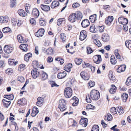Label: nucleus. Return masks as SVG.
I'll use <instances>...</instances> for the list:
<instances>
[{
  "label": "nucleus",
  "mask_w": 131,
  "mask_h": 131,
  "mask_svg": "<svg viewBox=\"0 0 131 131\" xmlns=\"http://www.w3.org/2000/svg\"><path fill=\"white\" fill-rule=\"evenodd\" d=\"M18 80L21 82H23L25 81L24 78L22 77H19L18 78Z\"/></svg>",
  "instance_id": "nucleus-62"
},
{
  "label": "nucleus",
  "mask_w": 131,
  "mask_h": 131,
  "mask_svg": "<svg viewBox=\"0 0 131 131\" xmlns=\"http://www.w3.org/2000/svg\"><path fill=\"white\" fill-rule=\"evenodd\" d=\"M93 52V50L90 47H87V52L88 54H90Z\"/></svg>",
  "instance_id": "nucleus-60"
},
{
  "label": "nucleus",
  "mask_w": 131,
  "mask_h": 131,
  "mask_svg": "<svg viewBox=\"0 0 131 131\" xmlns=\"http://www.w3.org/2000/svg\"><path fill=\"white\" fill-rule=\"evenodd\" d=\"M64 21H65V19L64 18H60L58 19L57 21V25L58 26H60L62 22Z\"/></svg>",
  "instance_id": "nucleus-48"
},
{
  "label": "nucleus",
  "mask_w": 131,
  "mask_h": 131,
  "mask_svg": "<svg viewBox=\"0 0 131 131\" xmlns=\"http://www.w3.org/2000/svg\"><path fill=\"white\" fill-rule=\"evenodd\" d=\"M16 0H11L10 2V5L12 7H15L16 5Z\"/></svg>",
  "instance_id": "nucleus-51"
},
{
  "label": "nucleus",
  "mask_w": 131,
  "mask_h": 131,
  "mask_svg": "<svg viewBox=\"0 0 131 131\" xmlns=\"http://www.w3.org/2000/svg\"><path fill=\"white\" fill-rule=\"evenodd\" d=\"M110 62L112 64L114 65L116 64L117 61L114 55H112L111 56Z\"/></svg>",
  "instance_id": "nucleus-28"
},
{
  "label": "nucleus",
  "mask_w": 131,
  "mask_h": 131,
  "mask_svg": "<svg viewBox=\"0 0 131 131\" xmlns=\"http://www.w3.org/2000/svg\"><path fill=\"white\" fill-rule=\"evenodd\" d=\"M114 54L116 57L118 59H120L121 58L120 55L118 53V50L117 49H116L114 51Z\"/></svg>",
  "instance_id": "nucleus-52"
},
{
  "label": "nucleus",
  "mask_w": 131,
  "mask_h": 131,
  "mask_svg": "<svg viewBox=\"0 0 131 131\" xmlns=\"http://www.w3.org/2000/svg\"><path fill=\"white\" fill-rule=\"evenodd\" d=\"M93 59L94 62L96 64H99L102 60L101 56L99 55L94 56Z\"/></svg>",
  "instance_id": "nucleus-9"
},
{
  "label": "nucleus",
  "mask_w": 131,
  "mask_h": 131,
  "mask_svg": "<svg viewBox=\"0 0 131 131\" xmlns=\"http://www.w3.org/2000/svg\"><path fill=\"white\" fill-rule=\"evenodd\" d=\"M118 20L120 24L123 25H126L128 22V20L126 18L123 17H120L118 18Z\"/></svg>",
  "instance_id": "nucleus-6"
},
{
  "label": "nucleus",
  "mask_w": 131,
  "mask_h": 131,
  "mask_svg": "<svg viewBox=\"0 0 131 131\" xmlns=\"http://www.w3.org/2000/svg\"><path fill=\"white\" fill-rule=\"evenodd\" d=\"M126 47L129 49H131V40H127L125 42Z\"/></svg>",
  "instance_id": "nucleus-38"
},
{
  "label": "nucleus",
  "mask_w": 131,
  "mask_h": 131,
  "mask_svg": "<svg viewBox=\"0 0 131 131\" xmlns=\"http://www.w3.org/2000/svg\"><path fill=\"white\" fill-rule=\"evenodd\" d=\"M18 42L21 43H25L26 41L25 40L24 38L21 35H19L17 36Z\"/></svg>",
  "instance_id": "nucleus-14"
},
{
  "label": "nucleus",
  "mask_w": 131,
  "mask_h": 131,
  "mask_svg": "<svg viewBox=\"0 0 131 131\" xmlns=\"http://www.w3.org/2000/svg\"><path fill=\"white\" fill-rule=\"evenodd\" d=\"M110 111L111 113L113 114L114 115L117 113L116 109L115 107H113L111 108L110 109Z\"/></svg>",
  "instance_id": "nucleus-55"
},
{
  "label": "nucleus",
  "mask_w": 131,
  "mask_h": 131,
  "mask_svg": "<svg viewBox=\"0 0 131 131\" xmlns=\"http://www.w3.org/2000/svg\"><path fill=\"white\" fill-rule=\"evenodd\" d=\"M38 113L39 110L38 108L36 107H35L33 108L31 115L32 117H35Z\"/></svg>",
  "instance_id": "nucleus-17"
},
{
  "label": "nucleus",
  "mask_w": 131,
  "mask_h": 131,
  "mask_svg": "<svg viewBox=\"0 0 131 131\" xmlns=\"http://www.w3.org/2000/svg\"><path fill=\"white\" fill-rule=\"evenodd\" d=\"M6 73L8 74H11L13 73V70L11 68H9L5 71Z\"/></svg>",
  "instance_id": "nucleus-49"
},
{
  "label": "nucleus",
  "mask_w": 131,
  "mask_h": 131,
  "mask_svg": "<svg viewBox=\"0 0 131 131\" xmlns=\"http://www.w3.org/2000/svg\"><path fill=\"white\" fill-rule=\"evenodd\" d=\"M87 33L85 30H82L80 32V39L81 40H84L86 37Z\"/></svg>",
  "instance_id": "nucleus-12"
},
{
  "label": "nucleus",
  "mask_w": 131,
  "mask_h": 131,
  "mask_svg": "<svg viewBox=\"0 0 131 131\" xmlns=\"http://www.w3.org/2000/svg\"><path fill=\"white\" fill-rule=\"evenodd\" d=\"M25 7L26 12L28 13L30 8V5L28 4H27L25 5Z\"/></svg>",
  "instance_id": "nucleus-58"
},
{
  "label": "nucleus",
  "mask_w": 131,
  "mask_h": 131,
  "mask_svg": "<svg viewBox=\"0 0 131 131\" xmlns=\"http://www.w3.org/2000/svg\"><path fill=\"white\" fill-rule=\"evenodd\" d=\"M72 67V64L71 63H69L66 65L64 67V69L66 71L69 72L71 71V69Z\"/></svg>",
  "instance_id": "nucleus-20"
},
{
  "label": "nucleus",
  "mask_w": 131,
  "mask_h": 131,
  "mask_svg": "<svg viewBox=\"0 0 131 131\" xmlns=\"http://www.w3.org/2000/svg\"><path fill=\"white\" fill-rule=\"evenodd\" d=\"M49 83L51 85V87H58L59 85H57L56 82L52 80H50L49 81Z\"/></svg>",
  "instance_id": "nucleus-44"
},
{
  "label": "nucleus",
  "mask_w": 131,
  "mask_h": 131,
  "mask_svg": "<svg viewBox=\"0 0 131 131\" xmlns=\"http://www.w3.org/2000/svg\"><path fill=\"white\" fill-rule=\"evenodd\" d=\"M60 37L63 42H64L66 40V36L65 34L62 33L60 34Z\"/></svg>",
  "instance_id": "nucleus-41"
},
{
  "label": "nucleus",
  "mask_w": 131,
  "mask_h": 131,
  "mask_svg": "<svg viewBox=\"0 0 131 131\" xmlns=\"http://www.w3.org/2000/svg\"><path fill=\"white\" fill-rule=\"evenodd\" d=\"M66 102L64 100L62 99L60 100L58 108L61 111H63L66 109Z\"/></svg>",
  "instance_id": "nucleus-2"
},
{
  "label": "nucleus",
  "mask_w": 131,
  "mask_h": 131,
  "mask_svg": "<svg viewBox=\"0 0 131 131\" xmlns=\"http://www.w3.org/2000/svg\"><path fill=\"white\" fill-rule=\"evenodd\" d=\"M112 88L109 90V92L111 94L114 93L116 90V87L114 85H111Z\"/></svg>",
  "instance_id": "nucleus-35"
},
{
  "label": "nucleus",
  "mask_w": 131,
  "mask_h": 131,
  "mask_svg": "<svg viewBox=\"0 0 131 131\" xmlns=\"http://www.w3.org/2000/svg\"><path fill=\"white\" fill-rule=\"evenodd\" d=\"M44 32V29L41 28L39 29L37 32L35 34V35L37 37H40L43 36Z\"/></svg>",
  "instance_id": "nucleus-8"
},
{
  "label": "nucleus",
  "mask_w": 131,
  "mask_h": 131,
  "mask_svg": "<svg viewBox=\"0 0 131 131\" xmlns=\"http://www.w3.org/2000/svg\"><path fill=\"white\" fill-rule=\"evenodd\" d=\"M90 30V31L92 32H95L96 31V30L95 28V26L93 24L91 26Z\"/></svg>",
  "instance_id": "nucleus-43"
},
{
  "label": "nucleus",
  "mask_w": 131,
  "mask_h": 131,
  "mask_svg": "<svg viewBox=\"0 0 131 131\" xmlns=\"http://www.w3.org/2000/svg\"><path fill=\"white\" fill-rule=\"evenodd\" d=\"M69 124L72 126L74 127L77 126V122L74 120L70 119L68 121Z\"/></svg>",
  "instance_id": "nucleus-26"
},
{
  "label": "nucleus",
  "mask_w": 131,
  "mask_h": 131,
  "mask_svg": "<svg viewBox=\"0 0 131 131\" xmlns=\"http://www.w3.org/2000/svg\"><path fill=\"white\" fill-rule=\"evenodd\" d=\"M108 76L111 80L114 81L115 80L113 74V72L112 71H109L108 74Z\"/></svg>",
  "instance_id": "nucleus-39"
},
{
  "label": "nucleus",
  "mask_w": 131,
  "mask_h": 131,
  "mask_svg": "<svg viewBox=\"0 0 131 131\" xmlns=\"http://www.w3.org/2000/svg\"><path fill=\"white\" fill-rule=\"evenodd\" d=\"M90 96L93 100L96 101L100 97V93L97 90H93L91 91Z\"/></svg>",
  "instance_id": "nucleus-1"
},
{
  "label": "nucleus",
  "mask_w": 131,
  "mask_h": 131,
  "mask_svg": "<svg viewBox=\"0 0 131 131\" xmlns=\"http://www.w3.org/2000/svg\"><path fill=\"white\" fill-rule=\"evenodd\" d=\"M113 17L112 16H110L107 18H106L105 23L107 25L110 24L113 20Z\"/></svg>",
  "instance_id": "nucleus-21"
},
{
  "label": "nucleus",
  "mask_w": 131,
  "mask_h": 131,
  "mask_svg": "<svg viewBox=\"0 0 131 131\" xmlns=\"http://www.w3.org/2000/svg\"><path fill=\"white\" fill-rule=\"evenodd\" d=\"M72 100H73L74 102L72 104V105L73 106H77L79 102L78 99L75 96H74L72 98Z\"/></svg>",
  "instance_id": "nucleus-31"
},
{
  "label": "nucleus",
  "mask_w": 131,
  "mask_h": 131,
  "mask_svg": "<svg viewBox=\"0 0 131 131\" xmlns=\"http://www.w3.org/2000/svg\"><path fill=\"white\" fill-rule=\"evenodd\" d=\"M32 15L35 18H38L39 15V13L38 10L36 8H34L32 10Z\"/></svg>",
  "instance_id": "nucleus-13"
},
{
  "label": "nucleus",
  "mask_w": 131,
  "mask_h": 131,
  "mask_svg": "<svg viewBox=\"0 0 131 131\" xmlns=\"http://www.w3.org/2000/svg\"><path fill=\"white\" fill-rule=\"evenodd\" d=\"M112 119V117L111 115L109 113H108L104 118L105 119L107 120L108 121H111Z\"/></svg>",
  "instance_id": "nucleus-42"
},
{
  "label": "nucleus",
  "mask_w": 131,
  "mask_h": 131,
  "mask_svg": "<svg viewBox=\"0 0 131 131\" xmlns=\"http://www.w3.org/2000/svg\"><path fill=\"white\" fill-rule=\"evenodd\" d=\"M90 22L87 19L83 20L81 23V25L83 27L85 28L89 25Z\"/></svg>",
  "instance_id": "nucleus-18"
},
{
  "label": "nucleus",
  "mask_w": 131,
  "mask_h": 131,
  "mask_svg": "<svg viewBox=\"0 0 131 131\" xmlns=\"http://www.w3.org/2000/svg\"><path fill=\"white\" fill-rule=\"evenodd\" d=\"M110 38L109 36L107 34H103L102 36V39L103 41H107L109 40Z\"/></svg>",
  "instance_id": "nucleus-16"
},
{
  "label": "nucleus",
  "mask_w": 131,
  "mask_h": 131,
  "mask_svg": "<svg viewBox=\"0 0 131 131\" xmlns=\"http://www.w3.org/2000/svg\"><path fill=\"white\" fill-rule=\"evenodd\" d=\"M64 93L66 97L70 98L72 94V90L70 87L66 88L64 89Z\"/></svg>",
  "instance_id": "nucleus-3"
},
{
  "label": "nucleus",
  "mask_w": 131,
  "mask_h": 131,
  "mask_svg": "<svg viewBox=\"0 0 131 131\" xmlns=\"http://www.w3.org/2000/svg\"><path fill=\"white\" fill-rule=\"evenodd\" d=\"M9 18L7 16H0V23H7L8 20Z\"/></svg>",
  "instance_id": "nucleus-10"
},
{
  "label": "nucleus",
  "mask_w": 131,
  "mask_h": 131,
  "mask_svg": "<svg viewBox=\"0 0 131 131\" xmlns=\"http://www.w3.org/2000/svg\"><path fill=\"white\" fill-rule=\"evenodd\" d=\"M95 106H93L91 104H89L86 107V109H93L95 108Z\"/></svg>",
  "instance_id": "nucleus-63"
},
{
  "label": "nucleus",
  "mask_w": 131,
  "mask_h": 131,
  "mask_svg": "<svg viewBox=\"0 0 131 131\" xmlns=\"http://www.w3.org/2000/svg\"><path fill=\"white\" fill-rule=\"evenodd\" d=\"M18 14L21 16L25 17L26 16L27 14L23 9L19 10L18 11Z\"/></svg>",
  "instance_id": "nucleus-30"
},
{
  "label": "nucleus",
  "mask_w": 131,
  "mask_h": 131,
  "mask_svg": "<svg viewBox=\"0 0 131 131\" xmlns=\"http://www.w3.org/2000/svg\"><path fill=\"white\" fill-rule=\"evenodd\" d=\"M41 8L43 10L46 12H48L50 10V8L48 6L41 4L40 5Z\"/></svg>",
  "instance_id": "nucleus-22"
},
{
  "label": "nucleus",
  "mask_w": 131,
  "mask_h": 131,
  "mask_svg": "<svg viewBox=\"0 0 131 131\" xmlns=\"http://www.w3.org/2000/svg\"><path fill=\"white\" fill-rule=\"evenodd\" d=\"M66 75V72L64 71L63 72H60L58 73L57 75V77L59 79H61L65 77Z\"/></svg>",
  "instance_id": "nucleus-25"
},
{
  "label": "nucleus",
  "mask_w": 131,
  "mask_h": 131,
  "mask_svg": "<svg viewBox=\"0 0 131 131\" xmlns=\"http://www.w3.org/2000/svg\"><path fill=\"white\" fill-rule=\"evenodd\" d=\"M13 49L12 47L8 45H6L4 47V51L7 53H10L12 52Z\"/></svg>",
  "instance_id": "nucleus-11"
},
{
  "label": "nucleus",
  "mask_w": 131,
  "mask_h": 131,
  "mask_svg": "<svg viewBox=\"0 0 131 131\" xmlns=\"http://www.w3.org/2000/svg\"><path fill=\"white\" fill-rule=\"evenodd\" d=\"M32 56V54L29 53L25 54L24 56V60L25 61H28L29 59Z\"/></svg>",
  "instance_id": "nucleus-32"
},
{
  "label": "nucleus",
  "mask_w": 131,
  "mask_h": 131,
  "mask_svg": "<svg viewBox=\"0 0 131 131\" xmlns=\"http://www.w3.org/2000/svg\"><path fill=\"white\" fill-rule=\"evenodd\" d=\"M41 77L42 80H44L48 78V75L45 72L42 71L41 74Z\"/></svg>",
  "instance_id": "nucleus-29"
},
{
  "label": "nucleus",
  "mask_w": 131,
  "mask_h": 131,
  "mask_svg": "<svg viewBox=\"0 0 131 131\" xmlns=\"http://www.w3.org/2000/svg\"><path fill=\"white\" fill-rule=\"evenodd\" d=\"M39 23L40 25L42 26H44L46 24V22L43 20L42 19L40 18L39 21Z\"/></svg>",
  "instance_id": "nucleus-50"
},
{
  "label": "nucleus",
  "mask_w": 131,
  "mask_h": 131,
  "mask_svg": "<svg viewBox=\"0 0 131 131\" xmlns=\"http://www.w3.org/2000/svg\"><path fill=\"white\" fill-rule=\"evenodd\" d=\"M59 3L57 1H53L51 5V7L52 8H53L56 7L59 5Z\"/></svg>",
  "instance_id": "nucleus-33"
},
{
  "label": "nucleus",
  "mask_w": 131,
  "mask_h": 131,
  "mask_svg": "<svg viewBox=\"0 0 131 131\" xmlns=\"http://www.w3.org/2000/svg\"><path fill=\"white\" fill-rule=\"evenodd\" d=\"M79 4L77 2L73 3L72 5V7L74 8H77L79 7Z\"/></svg>",
  "instance_id": "nucleus-64"
},
{
  "label": "nucleus",
  "mask_w": 131,
  "mask_h": 131,
  "mask_svg": "<svg viewBox=\"0 0 131 131\" xmlns=\"http://www.w3.org/2000/svg\"><path fill=\"white\" fill-rule=\"evenodd\" d=\"M74 14L76 16L77 19H81L82 18V13L79 11L76 12Z\"/></svg>",
  "instance_id": "nucleus-24"
},
{
  "label": "nucleus",
  "mask_w": 131,
  "mask_h": 131,
  "mask_svg": "<svg viewBox=\"0 0 131 131\" xmlns=\"http://www.w3.org/2000/svg\"><path fill=\"white\" fill-rule=\"evenodd\" d=\"M28 45L27 44H22L21 45L19 46L20 48L23 51H27L28 50L27 47Z\"/></svg>",
  "instance_id": "nucleus-27"
},
{
  "label": "nucleus",
  "mask_w": 131,
  "mask_h": 131,
  "mask_svg": "<svg viewBox=\"0 0 131 131\" xmlns=\"http://www.w3.org/2000/svg\"><path fill=\"white\" fill-rule=\"evenodd\" d=\"M88 86L89 88H91L94 86L95 85V83L92 81H90L88 83Z\"/></svg>",
  "instance_id": "nucleus-45"
},
{
  "label": "nucleus",
  "mask_w": 131,
  "mask_h": 131,
  "mask_svg": "<svg viewBox=\"0 0 131 131\" xmlns=\"http://www.w3.org/2000/svg\"><path fill=\"white\" fill-rule=\"evenodd\" d=\"M11 20L12 25L14 26H15L17 24V20L15 18H13Z\"/></svg>",
  "instance_id": "nucleus-59"
},
{
  "label": "nucleus",
  "mask_w": 131,
  "mask_h": 131,
  "mask_svg": "<svg viewBox=\"0 0 131 131\" xmlns=\"http://www.w3.org/2000/svg\"><path fill=\"white\" fill-rule=\"evenodd\" d=\"M90 19L92 23H94L96 20V15L95 14L93 15L90 17Z\"/></svg>",
  "instance_id": "nucleus-34"
},
{
  "label": "nucleus",
  "mask_w": 131,
  "mask_h": 131,
  "mask_svg": "<svg viewBox=\"0 0 131 131\" xmlns=\"http://www.w3.org/2000/svg\"><path fill=\"white\" fill-rule=\"evenodd\" d=\"M126 84L128 86L131 84V77H129L127 78L126 82Z\"/></svg>",
  "instance_id": "nucleus-57"
},
{
  "label": "nucleus",
  "mask_w": 131,
  "mask_h": 131,
  "mask_svg": "<svg viewBox=\"0 0 131 131\" xmlns=\"http://www.w3.org/2000/svg\"><path fill=\"white\" fill-rule=\"evenodd\" d=\"M128 97V94L125 93H123L121 95V97L124 102H126Z\"/></svg>",
  "instance_id": "nucleus-36"
},
{
  "label": "nucleus",
  "mask_w": 131,
  "mask_h": 131,
  "mask_svg": "<svg viewBox=\"0 0 131 131\" xmlns=\"http://www.w3.org/2000/svg\"><path fill=\"white\" fill-rule=\"evenodd\" d=\"M31 74L33 78L36 79L39 75L40 72L37 69L34 68L31 71Z\"/></svg>",
  "instance_id": "nucleus-4"
},
{
  "label": "nucleus",
  "mask_w": 131,
  "mask_h": 131,
  "mask_svg": "<svg viewBox=\"0 0 131 131\" xmlns=\"http://www.w3.org/2000/svg\"><path fill=\"white\" fill-rule=\"evenodd\" d=\"M80 75L81 77L85 80H88L90 78L89 74L86 71L82 72Z\"/></svg>",
  "instance_id": "nucleus-5"
},
{
  "label": "nucleus",
  "mask_w": 131,
  "mask_h": 131,
  "mask_svg": "<svg viewBox=\"0 0 131 131\" xmlns=\"http://www.w3.org/2000/svg\"><path fill=\"white\" fill-rule=\"evenodd\" d=\"M117 110L118 113L120 115L122 114L124 112L123 108L121 106L118 107V108H117Z\"/></svg>",
  "instance_id": "nucleus-37"
},
{
  "label": "nucleus",
  "mask_w": 131,
  "mask_h": 131,
  "mask_svg": "<svg viewBox=\"0 0 131 131\" xmlns=\"http://www.w3.org/2000/svg\"><path fill=\"white\" fill-rule=\"evenodd\" d=\"M11 31V29L8 27L4 28L3 29V31L4 33H7L8 32H10Z\"/></svg>",
  "instance_id": "nucleus-56"
},
{
  "label": "nucleus",
  "mask_w": 131,
  "mask_h": 131,
  "mask_svg": "<svg viewBox=\"0 0 131 131\" xmlns=\"http://www.w3.org/2000/svg\"><path fill=\"white\" fill-rule=\"evenodd\" d=\"M46 52L48 54H52L54 53V51L52 48L50 47L47 50Z\"/></svg>",
  "instance_id": "nucleus-40"
},
{
  "label": "nucleus",
  "mask_w": 131,
  "mask_h": 131,
  "mask_svg": "<svg viewBox=\"0 0 131 131\" xmlns=\"http://www.w3.org/2000/svg\"><path fill=\"white\" fill-rule=\"evenodd\" d=\"M68 20L70 22H75L77 20V18L74 13H72L70 14L68 18Z\"/></svg>",
  "instance_id": "nucleus-7"
},
{
  "label": "nucleus",
  "mask_w": 131,
  "mask_h": 131,
  "mask_svg": "<svg viewBox=\"0 0 131 131\" xmlns=\"http://www.w3.org/2000/svg\"><path fill=\"white\" fill-rule=\"evenodd\" d=\"M26 102L25 99V98H22L20 99L18 101V103L19 105L23 104Z\"/></svg>",
  "instance_id": "nucleus-47"
},
{
  "label": "nucleus",
  "mask_w": 131,
  "mask_h": 131,
  "mask_svg": "<svg viewBox=\"0 0 131 131\" xmlns=\"http://www.w3.org/2000/svg\"><path fill=\"white\" fill-rule=\"evenodd\" d=\"M2 102L3 106L6 107H8L11 103L10 101L8 100V99H3Z\"/></svg>",
  "instance_id": "nucleus-15"
},
{
  "label": "nucleus",
  "mask_w": 131,
  "mask_h": 131,
  "mask_svg": "<svg viewBox=\"0 0 131 131\" xmlns=\"http://www.w3.org/2000/svg\"><path fill=\"white\" fill-rule=\"evenodd\" d=\"M99 128L98 126L96 125H95L93 127L91 131H99Z\"/></svg>",
  "instance_id": "nucleus-54"
},
{
  "label": "nucleus",
  "mask_w": 131,
  "mask_h": 131,
  "mask_svg": "<svg viewBox=\"0 0 131 131\" xmlns=\"http://www.w3.org/2000/svg\"><path fill=\"white\" fill-rule=\"evenodd\" d=\"M126 68V66L124 65L121 66L118 68L117 70V71L118 72L120 73L125 71Z\"/></svg>",
  "instance_id": "nucleus-23"
},
{
  "label": "nucleus",
  "mask_w": 131,
  "mask_h": 131,
  "mask_svg": "<svg viewBox=\"0 0 131 131\" xmlns=\"http://www.w3.org/2000/svg\"><path fill=\"white\" fill-rule=\"evenodd\" d=\"M82 60L81 59L76 58L75 60V63L78 65L80 64L82 62Z\"/></svg>",
  "instance_id": "nucleus-53"
},
{
  "label": "nucleus",
  "mask_w": 131,
  "mask_h": 131,
  "mask_svg": "<svg viewBox=\"0 0 131 131\" xmlns=\"http://www.w3.org/2000/svg\"><path fill=\"white\" fill-rule=\"evenodd\" d=\"M55 60L56 61H59L61 64H63L64 62L63 59H61L59 58H56Z\"/></svg>",
  "instance_id": "nucleus-61"
},
{
  "label": "nucleus",
  "mask_w": 131,
  "mask_h": 131,
  "mask_svg": "<svg viewBox=\"0 0 131 131\" xmlns=\"http://www.w3.org/2000/svg\"><path fill=\"white\" fill-rule=\"evenodd\" d=\"M93 41L94 43L98 47H100L101 46V43L98 40L95 39Z\"/></svg>",
  "instance_id": "nucleus-46"
},
{
  "label": "nucleus",
  "mask_w": 131,
  "mask_h": 131,
  "mask_svg": "<svg viewBox=\"0 0 131 131\" xmlns=\"http://www.w3.org/2000/svg\"><path fill=\"white\" fill-rule=\"evenodd\" d=\"M37 100L38 101L36 103L37 105L39 106H41L44 102L43 99L41 97H39L37 99Z\"/></svg>",
  "instance_id": "nucleus-19"
}]
</instances>
